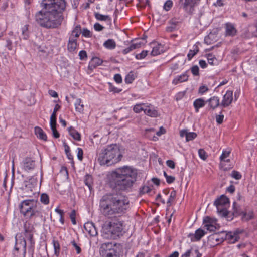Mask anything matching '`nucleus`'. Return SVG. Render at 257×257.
Instances as JSON below:
<instances>
[{
    "mask_svg": "<svg viewBox=\"0 0 257 257\" xmlns=\"http://www.w3.org/2000/svg\"><path fill=\"white\" fill-rule=\"evenodd\" d=\"M42 10L35 14L37 23L46 29L58 28L63 20L62 13L66 7L65 0H42Z\"/></svg>",
    "mask_w": 257,
    "mask_h": 257,
    "instance_id": "1",
    "label": "nucleus"
},
{
    "mask_svg": "<svg viewBox=\"0 0 257 257\" xmlns=\"http://www.w3.org/2000/svg\"><path fill=\"white\" fill-rule=\"evenodd\" d=\"M128 208L127 197L120 194H106L101 197L99 202L100 212L108 217L122 215Z\"/></svg>",
    "mask_w": 257,
    "mask_h": 257,
    "instance_id": "2",
    "label": "nucleus"
},
{
    "mask_svg": "<svg viewBox=\"0 0 257 257\" xmlns=\"http://www.w3.org/2000/svg\"><path fill=\"white\" fill-rule=\"evenodd\" d=\"M137 175L136 169L124 166L108 173L107 178L112 188L125 191L133 186L136 181Z\"/></svg>",
    "mask_w": 257,
    "mask_h": 257,
    "instance_id": "3",
    "label": "nucleus"
},
{
    "mask_svg": "<svg viewBox=\"0 0 257 257\" xmlns=\"http://www.w3.org/2000/svg\"><path fill=\"white\" fill-rule=\"evenodd\" d=\"M122 157L118 146L116 144H111L101 150L98 155V161L101 165L109 166L119 162Z\"/></svg>",
    "mask_w": 257,
    "mask_h": 257,
    "instance_id": "4",
    "label": "nucleus"
},
{
    "mask_svg": "<svg viewBox=\"0 0 257 257\" xmlns=\"http://www.w3.org/2000/svg\"><path fill=\"white\" fill-rule=\"evenodd\" d=\"M123 221L117 219L105 222L102 226V233L104 238L115 239L122 234Z\"/></svg>",
    "mask_w": 257,
    "mask_h": 257,
    "instance_id": "5",
    "label": "nucleus"
},
{
    "mask_svg": "<svg viewBox=\"0 0 257 257\" xmlns=\"http://www.w3.org/2000/svg\"><path fill=\"white\" fill-rule=\"evenodd\" d=\"M20 211L25 216L31 217L38 213L36 202L34 200L23 201L20 205Z\"/></svg>",
    "mask_w": 257,
    "mask_h": 257,
    "instance_id": "6",
    "label": "nucleus"
},
{
    "mask_svg": "<svg viewBox=\"0 0 257 257\" xmlns=\"http://www.w3.org/2000/svg\"><path fill=\"white\" fill-rule=\"evenodd\" d=\"M214 205L216 206L217 212L222 217H226L228 214L227 210V207L229 204V199L224 195H221L217 198L214 202Z\"/></svg>",
    "mask_w": 257,
    "mask_h": 257,
    "instance_id": "7",
    "label": "nucleus"
},
{
    "mask_svg": "<svg viewBox=\"0 0 257 257\" xmlns=\"http://www.w3.org/2000/svg\"><path fill=\"white\" fill-rule=\"evenodd\" d=\"M99 253L101 257H117L116 244L110 242L103 243L99 249Z\"/></svg>",
    "mask_w": 257,
    "mask_h": 257,
    "instance_id": "8",
    "label": "nucleus"
},
{
    "mask_svg": "<svg viewBox=\"0 0 257 257\" xmlns=\"http://www.w3.org/2000/svg\"><path fill=\"white\" fill-rule=\"evenodd\" d=\"M24 229H25V239H27L30 241L31 246H33L35 243L34 240L33 239V227L28 224L26 225V224L24 225Z\"/></svg>",
    "mask_w": 257,
    "mask_h": 257,
    "instance_id": "9",
    "label": "nucleus"
},
{
    "mask_svg": "<svg viewBox=\"0 0 257 257\" xmlns=\"http://www.w3.org/2000/svg\"><path fill=\"white\" fill-rule=\"evenodd\" d=\"M225 36L226 37H233L236 35L237 30L233 24L228 22L224 24Z\"/></svg>",
    "mask_w": 257,
    "mask_h": 257,
    "instance_id": "10",
    "label": "nucleus"
},
{
    "mask_svg": "<svg viewBox=\"0 0 257 257\" xmlns=\"http://www.w3.org/2000/svg\"><path fill=\"white\" fill-rule=\"evenodd\" d=\"M84 229L86 232L91 236H95L97 235V230L94 223L92 222H88L84 224Z\"/></svg>",
    "mask_w": 257,
    "mask_h": 257,
    "instance_id": "11",
    "label": "nucleus"
},
{
    "mask_svg": "<svg viewBox=\"0 0 257 257\" xmlns=\"http://www.w3.org/2000/svg\"><path fill=\"white\" fill-rule=\"evenodd\" d=\"M233 100V91H227L223 96V99L220 103V106L223 107L228 106Z\"/></svg>",
    "mask_w": 257,
    "mask_h": 257,
    "instance_id": "12",
    "label": "nucleus"
},
{
    "mask_svg": "<svg viewBox=\"0 0 257 257\" xmlns=\"http://www.w3.org/2000/svg\"><path fill=\"white\" fill-rule=\"evenodd\" d=\"M225 231H221L214 233L209 237L210 241H216V244H219L225 240Z\"/></svg>",
    "mask_w": 257,
    "mask_h": 257,
    "instance_id": "13",
    "label": "nucleus"
},
{
    "mask_svg": "<svg viewBox=\"0 0 257 257\" xmlns=\"http://www.w3.org/2000/svg\"><path fill=\"white\" fill-rule=\"evenodd\" d=\"M33 182L34 179H31L29 181H26L25 182L24 190L27 196L31 197L35 193L34 191V185L33 184Z\"/></svg>",
    "mask_w": 257,
    "mask_h": 257,
    "instance_id": "14",
    "label": "nucleus"
},
{
    "mask_svg": "<svg viewBox=\"0 0 257 257\" xmlns=\"http://www.w3.org/2000/svg\"><path fill=\"white\" fill-rule=\"evenodd\" d=\"M16 242H15V249L18 251L21 247H22L23 249L24 253L25 254L26 252V239L24 237L18 238V235H16L15 237Z\"/></svg>",
    "mask_w": 257,
    "mask_h": 257,
    "instance_id": "15",
    "label": "nucleus"
},
{
    "mask_svg": "<svg viewBox=\"0 0 257 257\" xmlns=\"http://www.w3.org/2000/svg\"><path fill=\"white\" fill-rule=\"evenodd\" d=\"M23 169L26 171H29L35 168V161L29 157H26L23 161Z\"/></svg>",
    "mask_w": 257,
    "mask_h": 257,
    "instance_id": "16",
    "label": "nucleus"
},
{
    "mask_svg": "<svg viewBox=\"0 0 257 257\" xmlns=\"http://www.w3.org/2000/svg\"><path fill=\"white\" fill-rule=\"evenodd\" d=\"M144 113L148 116L152 117H156L159 116L158 110L151 105L146 104Z\"/></svg>",
    "mask_w": 257,
    "mask_h": 257,
    "instance_id": "17",
    "label": "nucleus"
},
{
    "mask_svg": "<svg viewBox=\"0 0 257 257\" xmlns=\"http://www.w3.org/2000/svg\"><path fill=\"white\" fill-rule=\"evenodd\" d=\"M203 223L204 227L210 232H213L216 230V227L213 224V221L211 218L207 216L204 218Z\"/></svg>",
    "mask_w": 257,
    "mask_h": 257,
    "instance_id": "18",
    "label": "nucleus"
},
{
    "mask_svg": "<svg viewBox=\"0 0 257 257\" xmlns=\"http://www.w3.org/2000/svg\"><path fill=\"white\" fill-rule=\"evenodd\" d=\"M206 102L208 103V105L210 107V108L213 110H214L219 105H220L219 98L217 96H213L211 97L206 101Z\"/></svg>",
    "mask_w": 257,
    "mask_h": 257,
    "instance_id": "19",
    "label": "nucleus"
},
{
    "mask_svg": "<svg viewBox=\"0 0 257 257\" xmlns=\"http://www.w3.org/2000/svg\"><path fill=\"white\" fill-rule=\"evenodd\" d=\"M225 240L230 243H234L240 239V236H236L233 232H226L225 231Z\"/></svg>",
    "mask_w": 257,
    "mask_h": 257,
    "instance_id": "20",
    "label": "nucleus"
},
{
    "mask_svg": "<svg viewBox=\"0 0 257 257\" xmlns=\"http://www.w3.org/2000/svg\"><path fill=\"white\" fill-rule=\"evenodd\" d=\"M103 61L98 57H93L89 62L88 68L91 70L102 64Z\"/></svg>",
    "mask_w": 257,
    "mask_h": 257,
    "instance_id": "21",
    "label": "nucleus"
},
{
    "mask_svg": "<svg viewBox=\"0 0 257 257\" xmlns=\"http://www.w3.org/2000/svg\"><path fill=\"white\" fill-rule=\"evenodd\" d=\"M205 233L206 232L204 230L200 228H199L197 230H196L194 234H190V235L192 236V241H199L205 235Z\"/></svg>",
    "mask_w": 257,
    "mask_h": 257,
    "instance_id": "22",
    "label": "nucleus"
},
{
    "mask_svg": "<svg viewBox=\"0 0 257 257\" xmlns=\"http://www.w3.org/2000/svg\"><path fill=\"white\" fill-rule=\"evenodd\" d=\"M77 46V39H73V37H70L67 44V49L69 52H73Z\"/></svg>",
    "mask_w": 257,
    "mask_h": 257,
    "instance_id": "23",
    "label": "nucleus"
},
{
    "mask_svg": "<svg viewBox=\"0 0 257 257\" xmlns=\"http://www.w3.org/2000/svg\"><path fill=\"white\" fill-rule=\"evenodd\" d=\"M16 36L14 35H12L10 38L6 40V47L9 50H13L14 46L13 45V41H15V46H16L18 44V40H16Z\"/></svg>",
    "mask_w": 257,
    "mask_h": 257,
    "instance_id": "24",
    "label": "nucleus"
},
{
    "mask_svg": "<svg viewBox=\"0 0 257 257\" xmlns=\"http://www.w3.org/2000/svg\"><path fill=\"white\" fill-rule=\"evenodd\" d=\"M35 134L39 139L43 141L47 140V136L41 127L36 126L35 127Z\"/></svg>",
    "mask_w": 257,
    "mask_h": 257,
    "instance_id": "25",
    "label": "nucleus"
},
{
    "mask_svg": "<svg viewBox=\"0 0 257 257\" xmlns=\"http://www.w3.org/2000/svg\"><path fill=\"white\" fill-rule=\"evenodd\" d=\"M205 101L202 98L196 99L193 103V106L195 108V111L198 112L200 108L204 107L205 105Z\"/></svg>",
    "mask_w": 257,
    "mask_h": 257,
    "instance_id": "26",
    "label": "nucleus"
},
{
    "mask_svg": "<svg viewBox=\"0 0 257 257\" xmlns=\"http://www.w3.org/2000/svg\"><path fill=\"white\" fill-rule=\"evenodd\" d=\"M69 135L73 137V138L77 141H80L81 135L72 126H70L68 128Z\"/></svg>",
    "mask_w": 257,
    "mask_h": 257,
    "instance_id": "27",
    "label": "nucleus"
},
{
    "mask_svg": "<svg viewBox=\"0 0 257 257\" xmlns=\"http://www.w3.org/2000/svg\"><path fill=\"white\" fill-rule=\"evenodd\" d=\"M75 110L76 111L82 113L84 111V105L80 98H77L75 102Z\"/></svg>",
    "mask_w": 257,
    "mask_h": 257,
    "instance_id": "28",
    "label": "nucleus"
},
{
    "mask_svg": "<svg viewBox=\"0 0 257 257\" xmlns=\"http://www.w3.org/2000/svg\"><path fill=\"white\" fill-rule=\"evenodd\" d=\"M233 212L232 213L233 215L237 216L238 215H242L243 213V210L241 208L239 205H238L236 202H234L233 204Z\"/></svg>",
    "mask_w": 257,
    "mask_h": 257,
    "instance_id": "29",
    "label": "nucleus"
},
{
    "mask_svg": "<svg viewBox=\"0 0 257 257\" xmlns=\"http://www.w3.org/2000/svg\"><path fill=\"white\" fill-rule=\"evenodd\" d=\"M103 46L108 49H114L116 46V43L113 39H109L103 44Z\"/></svg>",
    "mask_w": 257,
    "mask_h": 257,
    "instance_id": "30",
    "label": "nucleus"
},
{
    "mask_svg": "<svg viewBox=\"0 0 257 257\" xmlns=\"http://www.w3.org/2000/svg\"><path fill=\"white\" fill-rule=\"evenodd\" d=\"M163 52V47L161 44H158L157 46L153 47L151 52L152 56H156Z\"/></svg>",
    "mask_w": 257,
    "mask_h": 257,
    "instance_id": "31",
    "label": "nucleus"
},
{
    "mask_svg": "<svg viewBox=\"0 0 257 257\" xmlns=\"http://www.w3.org/2000/svg\"><path fill=\"white\" fill-rule=\"evenodd\" d=\"M195 2V0H180V5H181L185 10H187L188 7H193Z\"/></svg>",
    "mask_w": 257,
    "mask_h": 257,
    "instance_id": "32",
    "label": "nucleus"
},
{
    "mask_svg": "<svg viewBox=\"0 0 257 257\" xmlns=\"http://www.w3.org/2000/svg\"><path fill=\"white\" fill-rule=\"evenodd\" d=\"M188 78V76L185 73L182 75L177 76L173 81V83L178 84V83L183 82L187 81Z\"/></svg>",
    "mask_w": 257,
    "mask_h": 257,
    "instance_id": "33",
    "label": "nucleus"
},
{
    "mask_svg": "<svg viewBox=\"0 0 257 257\" xmlns=\"http://www.w3.org/2000/svg\"><path fill=\"white\" fill-rule=\"evenodd\" d=\"M146 104L144 103L136 104L133 107V111L136 113H139L142 111L145 112Z\"/></svg>",
    "mask_w": 257,
    "mask_h": 257,
    "instance_id": "34",
    "label": "nucleus"
},
{
    "mask_svg": "<svg viewBox=\"0 0 257 257\" xmlns=\"http://www.w3.org/2000/svg\"><path fill=\"white\" fill-rule=\"evenodd\" d=\"M81 32V29L80 25H77L72 32L71 35L70 37H73V39H77Z\"/></svg>",
    "mask_w": 257,
    "mask_h": 257,
    "instance_id": "35",
    "label": "nucleus"
},
{
    "mask_svg": "<svg viewBox=\"0 0 257 257\" xmlns=\"http://www.w3.org/2000/svg\"><path fill=\"white\" fill-rule=\"evenodd\" d=\"M199 48L197 45L193 46V50H190L187 57L189 60H190L198 52Z\"/></svg>",
    "mask_w": 257,
    "mask_h": 257,
    "instance_id": "36",
    "label": "nucleus"
},
{
    "mask_svg": "<svg viewBox=\"0 0 257 257\" xmlns=\"http://www.w3.org/2000/svg\"><path fill=\"white\" fill-rule=\"evenodd\" d=\"M95 17L96 19L99 21H111V18L108 15H103L99 13H95Z\"/></svg>",
    "mask_w": 257,
    "mask_h": 257,
    "instance_id": "37",
    "label": "nucleus"
},
{
    "mask_svg": "<svg viewBox=\"0 0 257 257\" xmlns=\"http://www.w3.org/2000/svg\"><path fill=\"white\" fill-rule=\"evenodd\" d=\"M53 245L54 249V253L57 256H58L60 254V250L59 243L58 241L53 240Z\"/></svg>",
    "mask_w": 257,
    "mask_h": 257,
    "instance_id": "38",
    "label": "nucleus"
},
{
    "mask_svg": "<svg viewBox=\"0 0 257 257\" xmlns=\"http://www.w3.org/2000/svg\"><path fill=\"white\" fill-rule=\"evenodd\" d=\"M138 48V44H131V45L127 48L123 49L122 51V53L124 55L128 53L131 51H133L134 49Z\"/></svg>",
    "mask_w": 257,
    "mask_h": 257,
    "instance_id": "39",
    "label": "nucleus"
},
{
    "mask_svg": "<svg viewBox=\"0 0 257 257\" xmlns=\"http://www.w3.org/2000/svg\"><path fill=\"white\" fill-rule=\"evenodd\" d=\"M230 151L227 150H223L221 155L220 157V159L221 161H225L228 162H229V159H225L230 154Z\"/></svg>",
    "mask_w": 257,
    "mask_h": 257,
    "instance_id": "40",
    "label": "nucleus"
},
{
    "mask_svg": "<svg viewBox=\"0 0 257 257\" xmlns=\"http://www.w3.org/2000/svg\"><path fill=\"white\" fill-rule=\"evenodd\" d=\"M176 196V193L175 191H173L170 193L169 197L167 202V203L168 205V206H170L171 205L172 202H173Z\"/></svg>",
    "mask_w": 257,
    "mask_h": 257,
    "instance_id": "41",
    "label": "nucleus"
},
{
    "mask_svg": "<svg viewBox=\"0 0 257 257\" xmlns=\"http://www.w3.org/2000/svg\"><path fill=\"white\" fill-rule=\"evenodd\" d=\"M22 32L23 38L27 39L29 37L28 25H26L22 28Z\"/></svg>",
    "mask_w": 257,
    "mask_h": 257,
    "instance_id": "42",
    "label": "nucleus"
},
{
    "mask_svg": "<svg viewBox=\"0 0 257 257\" xmlns=\"http://www.w3.org/2000/svg\"><path fill=\"white\" fill-rule=\"evenodd\" d=\"M198 154L199 157L203 160H205L208 157L206 152L203 149H200L198 150Z\"/></svg>",
    "mask_w": 257,
    "mask_h": 257,
    "instance_id": "43",
    "label": "nucleus"
},
{
    "mask_svg": "<svg viewBox=\"0 0 257 257\" xmlns=\"http://www.w3.org/2000/svg\"><path fill=\"white\" fill-rule=\"evenodd\" d=\"M50 124L51 127L56 126V115L54 114H52L51 115Z\"/></svg>",
    "mask_w": 257,
    "mask_h": 257,
    "instance_id": "44",
    "label": "nucleus"
},
{
    "mask_svg": "<svg viewBox=\"0 0 257 257\" xmlns=\"http://www.w3.org/2000/svg\"><path fill=\"white\" fill-rule=\"evenodd\" d=\"M41 201L44 204H48L49 202V199L48 196L45 193H43L41 196Z\"/></svg>",
    "mask_w": 257,
    "mask_h": 257,
    "instance_id": "45",
    "label": "nucleus"
},
{
    "mask_svg": "<svg viewBox=\"0 0 257 257\" xmlns=\"http://www.w3.org/2000/svg\"><path fill=\"white\" fill-rule=\"evenodd\" d=\"M197 136V134L194 132H188L187 135V137L186 138V141L188 142L189 141L192 140L194 139Z\"/></svg>",
    "mask_w": 257,
    "mask_h": 257,
    "instance_id": "46",
    "label": "nucleus"
},
{
    "mask_svg": "<svg viewBox=\"0 0 257 257\" xmlns=\"http://www.w3.org/2000/svg\"><path fill=\"white\" fill-rule=\"evenodd\" d=\"M242 219L245 220H248L251 219L253 217V213L252 212L246 213L243 212L242 214Z\"/></svg>",
    "mask_w": 257,
    "mask_h": 257,
    "instance_id": "47",
    "label": "nucleus"
},
{
    "mask_svg": "<svg viewBox=\"0 0 257 257\" xmlns=\"http://www.w3.org/2000/svg\"><path fill=\"white\" fill-rule=\"evenodd\" d=\"M134 79L135 76L134 74L130 73L126 75L125 78V81L126 83L130 84L133 81Z\"/></svg>",
    "mask_w": 257,
    "mask_h": 257,
    "instance_id": "48",
    "label": "nucleus"
},
{
    "mask_svg": "<svg viewBox=\"0 0 257 257\" xmlns=\"http://www.w3.org/2000/svg\"><path fill=\"white\" fill-rule=\"evenodd\" d=\"M148 54V51L143 50L141 53L138 54L136 55L135 57L137 59H142L144 58Z\"/></svg>",
    "mask_w": 257,
    "mask_h": 257,
    "instance_id": "49",
    "label": "nucleus"
},
{
    "mask_svg": "<svg viewBox=\"0 0 257 257\" xmlns=\"http://www.w3.org/2000/svg\"><path fill=\"white\" fill-rule=\"evenodd\" d=\"M151 191V188L150 187L148 186H144L140 188V192L141 194H145L149 193Z\"/></svg>",
    "mask_w": 257,
    "mask_h": 257,
    "instance_id": "50",
    "label": "nucleus"
},
{
    "mask_svg": "<svg viewBox=\"0 0 257 257\" xmlns=\"http://www.w3.org/2000/svg\"><path fill=\"white\" fill-rule=\"evenodd\" d=\"M231 176L232 177L237 180L240 179L242 177L239 172L234 170L231 172Z\"/></svg>",
    "mask_w": 257,
    "mask_h": 257,
    "instance_id": "51",
    "label": "nucleus"
},
{
    "mask_svg": "<svg viewBox=\"0 0 257 257\" xmlns=\"http://www.w3.org/2000/svg\"><path fill=\"white\" fill-rule=\"evenodd\" d=\"M173 3L171 0L167 1L164 5V9L166 11H169L172 7Z\"/></svg>",
    "mask_w": 257,
    "mask_h": 257,
    "instance_id": "52",
    "label": "nucleus"
},
{
    "mask_svg": "<svg viewBox=\"0 0 257 257\" xmlns=\"http://www.w3.org/2000/svg\"><path fill=\"white\" fill-rule=\"evenodd\" d=\"M207 58L209 64L212 65H213V62L216 59L215 56L212 54L209 53L207 54Z\"/></svg>",
    "mask_w": 257,
    "mask_h": 257,
    "instance_id": "53",
    "label": "nucleus"
},
{
    "mask_svg": "<svg viewBox=\"0 0 257 257\" xmlns=\"http://www.w3.org/2000/svg\"><path fill=\"white\" fill-rule=\"evenodd\" d=\"M92 182V177L90 175H86L85 176V183L90 188L91 187Z\"/></svg>",
    "mask_w": 257,
    "mask_h": 257,
    "instance_id": "54",
    "label": "nucleus"
},
{
    "mask_svg": "<svg viewBox=\"0 0 257 257\" xmlns=\"http://www.w3.org/2000/svg\"><path fill=\"white\" fill-rule=\"evenodd\" d=\"M191 71L192 74L195 76L199 75V67L197 65L192 66L191 68Z\"/></svg>",
    "mask_w": 257,
    "mask_h": 257,
    "instance_id": "55",
    "label": "nucleus"
},
{
    "mask_svg": "<svg viewBox=\"0 0 257 257\" xmlns=\"http://www.w3.org/2000/svg\"><path fill=\"white\" fill-rule=\"evenodd\" d=\"M224 119V115L223 114L217 115L216 116V121L218 124H221Z\"/></svg>",
    "mask_w": 257,
    "mask_h": 257,
    "instance_id": "56",
    "label": "nucleus"
},
{
    "mask_svg": "<svg viewBox=\"0 0 257 257\" xmlns=\"http://www.w3.org/2000/svg\"><path fill=\"white\" fill-rule=\"evenodd\" d=\"M71 244L72 245H73V246L75 248V249H76V251H77V253L78 254H79L80 253L81 251V248L76 243V242L73 240L72 241H71Z\"/></svg>",
    "mask_w": 257,
    "mask_h": 257,
    "instance_id": "57",
    "label": "nucleus"
},
{
    "mask_svg": "<svg viewBox=\"0 0 257 257\" xmlns=\"http://www.w3.org/2000/svg\"><path fill=\"white\" fill-rule=\"evenodd\" d=\"M82 34L83 36L86 37H91L92 36L90 31L87 29H83Z\"/></svg>",
    "mask_w": 257,
    "mask_h": 257,
    "instance_id": "58",
    "label": "nucleus"
},
{
    "mask_svg": "<svg viewBox=\"0 0 257 257\" xmlns=\"http://www.w3.org/2000/svg\"><path fill=\"white\" fill-rule=\"evenodd\" d=\"M83 151L80 148H77V158L78 159L82 161L83 159Z\"/></svg>",
    "mask_w": 257,
    "mask_h": 257,
    "instance_id": "59",
    "label": "nucleus"
},
{
    "mask_svg": "<svg viewBox=\"0 0 257 257\" xmlns=\"http://www.w3.org/2000/svg\"><path fill=\"white\" fill-rule=\"evenodd\" d=\"M191 250V255L192 257H201L202 254L199 253L197 249H193Z\"/></svg>",
    "mask_w": 257,
    "mask_h": 257,
    "instance_id": "60",
    "label": "nucleus"
},
{
    "mask_svg": "<svg viewBox=\"0 0 257 257\" xmlns=\"http://www.w3.org/2000/svg\"><path fill=\"white\" fill-rule=\"evenodd\" d=\"M79 56L81 60H84L87 58V53L84 50H81L79 53Z\"/></svg>",
    "mask_w": 257,
    "mask_h": 257,
    "instance_id": "61",
    "label": "nucleus"
},
{
    "mask_svg": "<svg viewBox=\"0 0 257 257\" xmlns=\"http://www.w3.org/2000/svg\"><path fill=\"white\" fill-rule=\"evenodd\" d=\"M94 28L97 31H101L104 28V27L99 23H96L94 25Z\"/></svg>",
    "mask_w": 257,
    "mask_h": 257,
    "instance_id": "62",
    "label": "nucleus"
},
{
    "mask_svg": "<svg viewBox=\"0 0 257 257\" xmlns=\"http://www.w3.org/2000/svg\"><path fill=\"white\" fill-rule=\"evenodd\" d=\"M51 129L52 131L53 136H54V137H55L56 138H59L60 136V134L56 130V126L54 127V128H53V127H51Z\"/></svg>",
    "mask_w": 257,
    "mask_h": 257,
    "instance_id": "63",
    "label": "nucleus"
},
{
    "mask_svg": "<svg viewBox=\"0 0 257 257\" xmlns=\"http://www.w3.org/2000/svg\"><path fill=\"white\" fill-rule=\"evenodd\" d=\"M114 79L117 83H120L122 82L121 76L119 74H116L114 75Z\"/></svg>",
    "mask_w": 257,
    "mask_h": 257,
    "instance_id": "64",
    "label": "nucleus"
}]
</instances>
